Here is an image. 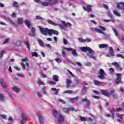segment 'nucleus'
I'll return each instance as SVG.
<instances>
[{"label":"nucleus","instance_id":"f257e3e1","mask_svg":"<svg viewBox=\"0 0 124 124\" xmlns=\"http://www.w3.org/2000/svg\"><path fill=\"white\" fill-rule=\"evenodd\" d=\"M99 29L97 28H94V31H96V32H98V33H101L102 34H103V37L104 39H109V37H108V35L105 33L103 31H106V29H105V27L101 26H99Z\"/></svg>","mask_w":124,"mask_h":124},{"label":"nucleus","instance_id":"f03ea898","mask_svg":"<svg viewBox=\"0 0 124 124\" xmlns=\"http://www.w3.org/2000/svg\"><path fill=\"white\" fill-rule=\"evenodd\" d=\"M58 2V0H46L45 2H41V4L44 6H48V5H54Z\"/></svg>","mask_w":124,"mask_h":124},{"label":"nucleus","instance_id":"7ed1b4c3","mask_svg":"<svg viewBox=\"0 0 124 124\" xmlns=\"http://www.w3.org/2000/svg\"><path fill=\"white\" fill-rule=\"evenodd\" d=\"M61 24H59V27L60 28V29H62V30H64L65 29V27H71V24L69 22L65 23L64 21H62Z\"/></svg>","mask_w":124,"mask_h":124},{"label":"nucleus","instance_id":"20e7f679","mask_svg":"<svg viewBox=\"0 0 124 124\" xmlns=\"http://www.w3.org/2000/svg\"><path fill=\"white\" fill-rule=\"evenodd\" d=\"M99 75H98V78L99 79H101V80H103V79H105V76H106V73H105V72H104V70L103 69H100L99 71Z\"/></svg>","mask_w":124,"mask_h":124},{"label":"nucleus","instance_id":"39448f33","mask_svg":"<svg viewBox=\"0 0 124 124\" xmlns=\"http://www.w3.org/2000/svg\"><path fill=\"white\" fill-rule=\"evenodd\" d=\"M116 76L117 78H116V81H115V85H119V84H120V83H121V81L122 80V74L116 73Z\"/></svg>","mask_w":124,"mask_h":124},{"label":"nucleus","instance_id":"423d86ee","mask_svg":"<svg viewBox=\"0 0 124 124\" xmlns=\"http://www.w3.org/2000/svg\"><path fill=\"white\" fill-rule=\"evenodd\" d=\"M39 29L41 33H42V34H44V35H47V34L48 33V28H43L39 26Z\"/></svg>","mask_w":124,"mask_h":124},{"label":"nucleus","instance_id":"0eeeda50","mask_svg":"<svg viewBox=\"0 0 124 124\" xmlns=\"http://www.w3.org/2000/svg\"><path fill=\"white\" fill-rule=\"evenodd\" d=\"M81 101L82 102H86V107L90 108V106H91V101H90V100H89L88 98H87V97H86L85 98L82 99Z\"/></svg>","mask_w":124,"mask_h":124},{"label":"nucleus","instance_id":"6e6552de","mask_svg":"<svg viewBox=\"0 0 124 124\" xmlns=\"http://www.w3.org/2000/svg\"><path fill=\"white\" fill-rule=\"evenodd\" d=\"M80 50L82 52H87V51H89V53H92L93 52V49L90 48L89 47L83 46L80 47Z\"/></svg>","mask_w":124,"mask_h":124},{"label":"nucleus","instance_id":"1a4fd4ad","mask_svg":"<svg viewBox=\"0 0 124 124\" xmlns=\"http://www.w3.org/2000/svg\"><path fill=\"white\" fill-rule=\"evenodd\" d=\"M38 118L39 119V122L40 124H42L44 123V117L42 116V114L40 113H37Z\"/></svg>","mask_w":124,"mask_h":124},{"label":"nucleus","instance_id":"9d476101","mask_svg":"<svg viewBox=\"0 0 124 124\" xmlns=\"http://www.w3.org/2000/svg\"><path fill=\"white\" fill-rule=\"evenodd\" d=\"M47 33L49 35H51L52 34H56V35H58L59 34V31L53 29H48Z\"/></svg>","mask_w":124,"mask_h":124},{"label":"nucleus","instance_id":"9b49d317","mask_svg":"<svg viewBox=\"0 0 124 124\" xmlns=\"http://www.w3.org/2000/svg\"><path fill=\"white\" fill-rule=\"evenodd\" d=\"M21 118H22V120L21 121V124H24L25 123L27 122V116L26 115V113H22L21 114Z\"/></svg>","mask_w":124,"mask_h":124},{"label":"nucleus","instance_id":"f8f14e48","mask_svg":"<svg viewBox=\"0 0 124 124\" xmlns=\"http://www.w3.org/2000/svg\"><path fill=\"white\" fill-rule=\"evenodd\" d=\"M101 93L103 94V95H105V96H107V97H110V93L107 92V90H100Z\"/></svg>","mask_w":124,"mask_h":124},{"label":"nucleus","instance_id":"ddd939ff","mask_svg":"<svg viewBox=\"0 0 124 124\" xmlns=\"http://www.w3.org/2000/svg\"><path fill=\"white\" fill-rule=\"evenodd\" d=\"M93 54H94V51H93V50H92V52L88 53L87 56L88 57H89V58H90V59H93L94 61H96V57L93 56Z\"/></svg>","mask_w":124,"mask_h":124},{"label":"nucleus","instance_id":"4468645a","mask_svg":"<svg viewBox=\"0 0 124 124\" xmlns=\"http://www.w3.org/2000/svg\"><path fill=\"white\" fill-rule=\"evenodd\" d=\"M74 111V108H62V111L64 113H68L70 111Z\"/></svg>","mask_w":124,"mask_h":124},{"label":"nucleus","instance_id":"2eb2a0df","mask_svg":"<svg viewBox=\"0 0 124 124\" xmlns=\"http://www.w3.org/2000/svg\"><path fill=\"white\" fill-rule=\"evenodd\" d=\"M117 8L119 9H121V10H123L124 11V3L123 2H120L117 4Z\"/></svg>","mask_w":124,"mask_h":124},{"label":"nucleus","instance_id":"dca6fc26","mask_svg":"<svg viewBox=\"0 0 124 124\" xmlns=\"http://www.w3.org/2000/svg\"><path fill=\"white\" fill-rule=\"evenodd\" d=\"M30 36L34 37L35 36V29L34 27H31V31L29 33Z\"/></svg>","mask_w":124,"mask_h":124},{"label":"nucleus","instance_id":"f3484780","mask_svg":"<svg viewBox=\"0 0 124 124\" xmlns=\"http://www.w3.org/2000/svg\"><path fill=\"white\" fill-rule=\"evenodd\" d=\"M64 121V117L62 115L59 114L58 115V122L60 124H61Z\"/></svg>","mask_w":124,"mask_h":124},{"label":"nucleus","instance_id":"a211bd4d","mask_svg":"<svg viewBox=\"0 0 124 124\" xmlns=\"http://www.w3.org/2000/svg\"><path fill=\"white\" fill-rule=\"evenodd\" d=\"M83 9L85 11H88V12H91L92 11V6L91 5L87 6V8L85 7H83Z\"/></svg>","mask_w":124,"mask_h":124},{"label":"nucleus","instance_id":"6ab92c4d","mask_svg":"<svg viewBox=\"0 0 124 124\" xmlns=\"http://www.w3.org/2000/svg\"><path fill=\"white\" fill-rule=\"evenodd\" d=\"M51 91L54 92V94L55 95H58L59 94V92H60V89H57L56 88H51Z\"/></svg>","mask_w":124,"mask_h":124},{"label":"nucleus","instance_id":"aec40b11","mask_svg":"<svg viewBox=\"0 0 124 124\" xmlns=\"http://www.w3.org/2000/svg\"><path fill=\"white\" fill-rule=\"evenodd\" d=\"M0 83L3 89H5L7 87V85H6V83L3 81V79H0Z\"/></svg>","mask_w":124,"mask_h":124},{"label":"nucleus","instance_id":"412c9836","mask_svg":"<svg viewBox=\"0 0 124 124\" xmlns=\"http://www.w3.org/2000/svg\"><path fill=\"white\" fill-rule=\"evenodd\" d=\"M100 49H103V48H108V45L106 44H102L99 45Z\"/></svg>","mask_w":124,"mask_h":124},{"label":"nucleus","instance_id":"4be33fe9","mask_svg":"<svg viewBox=\"0 0 124 124\" xmlns=\"http://www.w3.org/2000/svg\"><path fill=\"white\" fill-rule=\"evenodd\" d=\"M25 24L27 27L29 28V29H31V22L29 20H25Z\"/></svg>","mask_w":124,"mask_h":124},{"label":"nucleus","instance_id":"5701e85b","mask_svg":"<svg viewBox=\"0 0 124 124\" xmlns=\"http://www.w3.org/2000/svg\"><path fill=\"white\" fill-rule=\"evenodd\" d=\"M72 82V81H71V80L69 79H67L66 81V88L67 89H68V88H69V87H70V84H71V83Z\"/></svg>","mask_w":124,"mask_h":124},{"label":"nucleus","instance_id":"b1692460","mask_svg":"<svg viewBox=\"0 0 124 124\" xmlns=\"http://www.w3.org/2000/svg\"><path fill=\"white\" fill-rule=\"evenodd\" d=\"M59 76L57 75L52 76L53 80H54L55 82H59Z\"/></svg>","mask_w":124,"mask_h":124},{"label":"nucleus","instance_id":"393cba45","mask_svg":"<svg viewBox=\"0 0 124 124\" xmlns=\"http://www.w3.org/2000/svg\"><path fill=\"white\" fill-rule=\"evenodd\" d=\"M37 41L41 47H44V43H43V41L40 39H38Z\"/></svg>","mask_w":124,"mask_h":124},{"label":"nucleus","instance_id":"a878e982","mask_svg":"<svg viewBox=\"0 0 124 124\" xmlns=\"http://www.w3.org/2000/svg\"><path fill=\"white\" fill-rule=\"evenodd\" d=\"M109 54L112 56V57H114L115 55L114 54V49H113V47H109Z\"/></svg>","mask_w":124,"mask_h":124},{"label":"nucleus","instance_id":"bb28decb","mask_svg":"<svg viewBox=\"0 0 124 124\" xmlns=\"http://www.w3.org/2000/svg\"><path fill=\"white\" fill-rule=\"evenodd\" d=\"M47 22H48V24H50V25H52L53 26H58L59 27V24L53 22V21L51 20H47Z\"/></svg>","mask_w":124,"mask_h":124},{"label":"nucleus","instance_id":"cd10ccee","mask_svg":"<svg viewBox=\"0 0 124 124\" xmlns=\"http://www.w3.org/2000/svg\"><path fill=\"white\" fill-rule=\"evenodd\" d=\"M13 7H15L16 8H17V7H19V3L16 1H14L13 2L12 4Z\"/></svg>","mask_w":124,"mask_h":124},{"label":"nucleus","instance_id":"c85d7f7f","mask_svg":"<svg viewBox=\"0 0 124 124\" xmlns=\"http://www.w3.org/2000/svg\"><path fill=\"white\" fill-rule=\"evenodd\" d=\"M93 83L94 85H96V86H98L99 85H102V84H103V82H100L98 80H94Z\"/></svg>","mask_w":124,"mask_h":124},{"label":"nucleus","instance_id":"c756f323","mask_svg":"<svg viewBox=\"0 0 124 124\" xmlns=\"http://www.w3.org/2000/svg\"><path fill=\"white\" fill-rule=\"evenodd\" d=\"M115 112H116V109H115L114 108H112L110 110V113H111V117H112L113 120H114L115 119V117L114 116Z\"/></svg>","mask_w":124,"mask_h":124},{"label":"nucleus","instance_id":"7c9ffc66","mask_svg":"<svg viewBox=\"0 0 124 124\" xmlns=\"http://www.w3.org/2000/svg\"><path fill=\"white\" fill-rule=\"evenodd\" d=\"M14 45L16 46H21V40H18L16 42L14 43Z\"/></svg>","mask_w":124,"mask_h":124},{"label":"nucleus","instance_id":"2f4dec72","mask_svg":"<svg viewBox=\"0 0 124 124\" xmlns=\"http://www.w3.org/2000/svg\"><path fill=\"white\" fill-rule=\"evenodd\" d=\"M72 54L74 57H78V53L76 52V49H73Z\"/></svg>","mask_w":124,"mask_h":124},{"label":"nucleus","instance_id":"473e14b6","mask_svg":"<svg viewBox=\"0 0 124 124\" xmlns=\"http://www.w3.org/2000/svg\"><path fill=\"white\" fill-rule=\"evenodd\" d=\"M12 90L14 91V92H15V93H19L20 91L19 89L16 86L12 87Z\"/></svg>","mask_w":124,"mask_h":124},{"label":"nucleus","instance_id":"72a5a7b5","mask_svg":"<svg viewBox=\"0 0 124 124\" xmlns=\"http://www.w3.org/2000/svg\"><path fill=\"white\" fill-rule=\"evenodd\" d=\"M52 113L54 117H58V116H59V113H58V111L56 110V109H53L52 110Z\"/></svg>","mask_w":124,"mask_h":124},{"label":"nucleus","instance_id":"f704fd0d","mask_svg":"<svg viewBox=\"0 0 124 124\" xmlns=\"http://www.w3.org/2000/svg\"><path fill=\"white\" fill-rule=\"evenodd\" d=\"M113 14L114 15H116V16H117L118 17H120V16H121V14H120V13H119L117 10H114Z\"/></svg>","mask_w":124,"mask_h":124},{"label":"nucleus","instance_id":"c9c22d12","mask_svg":"<svg viewBox=\"0 0 124 124\" xmlns=\"http://www.w3.org/2000/svg\"><path fill=\"white\" fill-rule=\"evenodd\" d=\"M17 24L18 25H21V24H23V19L21 18H17Z\"/></svg>","mask_w":124,"mask_h":124},{"label":"nucleus","instance_id":"e433bc0d","mask_svg":"<svg viewBox=\"0 0 124 124\" xmlns=\"http://www.w3.org/2000/svg\"><path fill=\"white\" fill-rule=\"evenodd\" d=\"M24 44H25V45L27 46V48L28 49V50H31V48L30 47V43H29V42L25 41V42H24Z\"/></svg>","mask_w":124,"mask_h":124},{"label":"nucleus","instance_id":"4c0bfd02","mask_svg":"<svg viewBox=\"0 0 124 124\" xmlns=\"http://www.w3.org/2000/svg\"><path fill=\"white\" fill-rule=\"evenodd\" d=\"M41 92L44 94H47V92L46 91V89L45 88H42L41 90Z\"/></svg>","mask_w":124,"mask_h":124},{"label":"nucleus","instance_id":"58836bf2","mask_svg":"<svg viewBox=\"0 0 124 124\" xmlns=\"http://www.w3.org/2000/svg\"><path fill=\"white\" fill-rule=\"evenodd\" d=\"M31 55L32 57H36V58H37V57H38V54L36 52H32Z\"/></svg>","mask_w":124,"mask_h":124},{"label":"nucleus","instance_id":"ea45409f","mask_svg":"<svg viewBox=\"0 0 124 124\" xmlns=\"http://www.w3.org/2000/svg\"><path fill=\"white\" fill-rule=\"evenodd\" d=\"M63 49L64 50H66L67 51H72L74 50L73 48H71V47H69V48H67V47H63Z\"/></svg>","mask_w":124,"mask_h":124},{"label":"nucleus","instance_id":"a19ab883","mask_svg":"<svg viewBox=\"0 0 124 124\" xmlns=\"http://www.w3.org/2000/svg\"><path fill=\"white\" fill-rule=\"evenodd\" d=\"M3 100H4V96L2 94H0V101H3Z\"/></svg>","mask_w":124,"mask_h":124},{"label":"nucleus","instance_id":"79ce46f5","mask_svg":"<svg viewBox=\"0 0 124 124\" xmlns=\"http://www.w3.org/2000/svg\"><path fill=\"white\" fill-rule=\"evenodd\" d=\"M78 40L79 42H82V43H85V39H83V38H78Z\"/></svg>","mask_w":124,"mask_h":124},{"label":"nucleus","instance_id":"37998d69","mask_svg":"<svg viewBox=\"0 0 124 124\" xmlns=\"http://www.w3.org/2000/svg\"><path fill=\"white\" fill-rule=\"evenodd\" d=\"M73 91L72 90H67L63 92V93H72Z\"/></svg>","mask_w":124,"mask_h":124},{"label":"nucleus","instance_id":"c03bdc74","mask_svg":"<svg viewBox=\"0 0 124 124\" xmlns=\"http://www.w3.org/2000/svg\"><path fill=\"white\" fill-rule=\"evenodd\" d=\"M63 42L64 45H66V44L68 43V42H67V40L65 38H63Z\"/></svg>","mask_w":124,"mask_h":124},{"label":"nucleus","instance_id":"a18cd8bd","mask_svg":"<svg viewBox=\"0 0 124 124\" xmlns=\"http://www.w3.org/2000/svg\"><path fill=\"white\" fill-rule=\"evenodd\" d=\"M48 84H49V85H56V83L54 81H53L52 80H50L49 81H48Z\"/></svg>","mask_w":124,"mask_h":124},{"label":"nucleus","instance_id":"49530a36","mask_svg":"<svg viewBox=\"0 0 124 124\" xmlns=\"http://www.w3.org/2000/svg\"><path fill=\"white\" fill-rule=\"evenodd\" d=\"M66 55V54L65 53V51H64V49L62 50V56L63 58H65V56Z\"/></svg>","mask_w":124,"mask_h":124},{"label":"nucleus","instance_id":"de8ad7c7","mask_svg":"<svg viewBox=\"0 0 124 124\" xmlns=\"http://www.w3.org/2000/svg\"><path fill=\"white\" fill-rule=\"evenodd\" d=\"M9 40H10V38H7L3 42V44H6V43H8L9 42Z\"/></svg>","mask_w":124,"mask_h":124},{"label":"nucleus","instance_id":"09e8293b","mask_svg":"<svg viewBox=\"0 0 124 124\" xmlns=\"http://www.w3.org/2000/svg\"><path fill=\"white\" fill-rule=\"evenodd\" d=\"M116 116L118 117V118H120V119H121V120H123V115L119 114V113H117L116 114Z\"/></svg>","mask_w":124,"mask_h":124},{"label":"nucleus","instance_id":"8fccbe9b","mask_svg":"<svg viewBox=\"0 0 124 124\" xmlns=\"http://www.w3.org/2000/svg\"><path fill=\"white\" fill-rule=\"evenodd\" d=\"M112 65H114V66H116V67L119 66L120 65H119V63L118 62H114L112 63Z\"/></svg>","mask_w":124,"mask_h":124},{"label":"nucleus","instance_id":"3c124183","mask_svg":"<svg viewBox=\"0 0 124 124\" xmlns=\"http://www.w3.org/2000/svg\"><path fill=\"white\" fill-rule=\"evenodd\" d=\"M103 22H105V23H109L110 22H112V20L111 19H103Z\"/></svg>","mask_w":124,"mask_h":124},{"label":"nucleus","instance_id":"603ef678","mask_svg":"<svg viewBox=\"0 0 124 124\" xmlns=\"http://www.w3.org/2000/svg\"><path fill=\"white\" fill-rule=\"evenodd\" d=\"M92 40L90 38H86L84 39V42H91Z\"/></svg>","mask_w":124,"mask_h":124},{"label":"nucleus","instance_id":"864d4df0","mask_svg":"<svg viewBox=\"0 0 124 124\" xmlns=\"http://www.w3.org/2000/svg\"><path fill=\"white\" fill-rule=\"evenodd\" d=\"M3 52H4V50H2L0 52V59H2V56H3Z\"/></svg>","mask_w":124,"mask_h":124},{"label":"nucleus","instance_id":"5fc2aeb1","mask_svg":"<svg viewBox=\"0 0 124 124\" xmlns=\"http://www.w3.org/2000/svg\"><path fill=\"white\" fill-rule=\"evenodd\" d=\"M116 57H118V58H121L122 59H124V55H122L121 54H117L116 55Z\"/></svg>","mask_w":124,"mask_h":124},{"label":"nucleus","instance_id":"6e6d98bb","mask_svg":"<svg viewBox=\"0 0 124 124\" xmlns=\"http://www.w3.org/2000/svg\"><path fill=\"white\" fill-rule=\"evenodd\" d=\"M123 110V108H118L116 109V112H121Z\"/></svg>","mask_w":124,"mask_h":124},{"label":"nucleus","instance_id":"4d7b16f0","mask_svg":"<svg viewBox=\"0 0 124 124\" xmlns=\"http://www.w3.org/2000/svg\"><path fill=\"white\" fill-rule=\"evenodd\" d=\"M42 17L40 16H36V20H42Z\"/></svg>","mask_w":124,"mask_h":124},{"label":"nucleus","instance_id":"13d9d810","mask_svg":"<svg viewBox=\"0 0 124 124\" xmlns=\"http://www.w3.org/2000/svg\"><path fill=\"white\" fill-rule=\"evenodd\" d=\"M37 83L39 85H44V82L40 80H38Z\"/></svg>","mask_w":124,"mask_h":124},{"label":"nucleus","instance_id":"bf43d9fd","mask_svg":"<svg viewBox=\"0 0 124 124\" xmlns=\"http://www.w3.org/2000/svg\"><path fill=\"white\" fill-rule=\"evenodd\" d=\"M0 117H1L2 119L5 120L6 119V115L5 114H0Z\"/></svg>","mask_w":124,"mask_h":124},{"label":"nucleus","instance_id":"052dcab7","mask_svg":"<svg viewBox=\"0 0 124 124\" xmlns=\"http://www.w3.org/2000/svg\"><path fill=\"white\" fill-rule=\"evenodd\" d=\"M117 70H119L120 71H122L123 70V68L121 67V66L119 65L116 67Z\"/></svg>","mask_w":124,"mask_h":124},{"label":"nucleus","instance_id":"680f3d73","mask_svg":"<svg viewBox=\"0 0 124 124\" xmlns=\"http://www.w3.org/2000/svg\"><path fill=\"white\" fill-rule=\"evenodd\" d=\"M58 100L59 101H60V102H61V103H62L63 104H65V101L64 100L61 99H59Z\"/></svg>","mask_w":124,"mask_h":124},{"label":"nucleus","instance_id":"e2e57ef3","mask_svg":"<svg viewBox=\"0 0 124 124\" xmlns=\"http://www.w3.org/2000/svg\"><path fill=\"white\" fill-rule=\"evenodd\" d=\"M112 30L113 31L116 36H118V32H117V30H115L114 28H112Z\"/></svg>","mask_w":124,"mask_h":124},{"label":"nucleus","instance_id":"0e129e2a","mask_svg":"<svg viewBox=\"0 0 124 124\" xmlns=\"http://www.w3.org/2000/svg\"><path fill=\"white\" fill-rule=\"evenodd\" d=\"M108 17H109V18H113V16H112V14H111V13H110V12H108Z\"/></svg>","mask_w":124,"mask_h":124},{"label":"nucleus","instance_id":"69168bd1","mask_svg":"<svg viewBox=\"0 0 124 124\" xmlns=\"http://www.w3.org/2000/svg\"><path fill=\"white\" fill-rule=\"evenodd\" d=\"M55 61L56 62H58V63L62 62V60H61V59H60L59 58L55 59Z\"/></svg>","mask_w":124,"mask_h":124},{"label":"nucleus","instance_id":"338daca9","mask_svg":"<svg viewBox=\"0 0 124 124\" xmlns=\"http://www.w3.org/2000/svg\"><path fill=\"white\" fill-rule=\"evenodd\" d=\"M68 73L72 77H75L74 75L72 74V72H71L69 70H67Z\"/></svg>","mask_w":124,"mask_h":124},{"label":"nucleus","instance_id":"774afa93","mask_svg":"<svg viewBox=\"0 0 124 124\" xmlns=\"http://www.w3.org/2000/svg\"><path fill=\"white\" fill-rule=\"evenodd\" d=\"M103 5L104 7L105 8H106V9H108L109 7H108V5H107V4H103Z\"/></svg>","mask_w":124,"mask_h":124}]
</instances>
